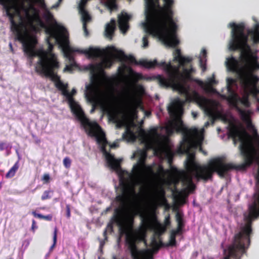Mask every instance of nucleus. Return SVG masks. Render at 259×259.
Wrapping results in <instances>:
<instances>
[{"instance_id":"1","label":"nucleus","mask_w":259,"mask_h":259,"mask_svg":"<svg viewBox=\"0 0 259 259\" xmlns=\"http://www.w3.org/2000/svg\"><path fill=\"white\" fill-rule=\"evenodd\" d=\"M255 131V134L253 138L241 123L239 125L233 123L230 124L229 136L233 139L234 144L237 141L240 142L239 149L244 158V162L241 164L236 165L232 163H226L223 158L217 157L209 160L207 164L196 166L194 153H189L185 161L187 174L194 172V177L197 181L202 180L204 182L212 180L214 172H217L220 177H224L231 170H245L254 161L258 163L253 202L249 205L247 211L243 213L244 225L240 228V232L235 235L236 238L245 236V239L248 241V236H250L252 233V222L259 218V135Z\"/></svg>"},{"instance_id":"2","label":"nucleus","mask_w":259,"mask_h":259,"mask_svg":"<svg viewBox=\"0 0 259 259\" xmlns=\"http://www.w3.org/2000/svg\"><path fill=\"white\" fill-rule=\"evenodd\" d=\"M121 193L118 195L115 200L119 203V206L115 208L111 222L104 231L103 236L107 239V228L113 231V223L116 224L119 227L120 233L125 234L126 242L130 251L133 259H150L152 258V253L150 249H138L136 245L138 240H143L145 237V231L142 229L137 234L129 233L133 229L134 222L135 213L129 210L127 202L130 196L135 193V184L130 178H121L119 181Z\"/></svg>"},{"instance_id":"3","label":"nucleus","mask_w":259,"mask_h":259,"mask_svg":"<svg viewBox=\"0 0 259 259\" xmlns=\"http://www.w3.org/2000/svg\"><path fill=\"white\" fill-rule=\"evenodd\" d=\"M161 6L159 0H152L146 5L147 22L143 23L145 32L159 37L165 44L176 47L180 43L177 37L178 26L174 19V0H163Z\"/></svg>"},{"instance_id":"4","label":"nucleus","mask_w":259,"mask_h":259,"mask_svg":"<svg viewBox=\"0 0 259 259\" xmlns=\"http://www.w3.org/2000/svg\"><path fill=\"white\" fill-rule=\"evenodd\" d=\"M6 16L9 18L11 30L15 34L16 39L22 42L28 38V31L37 32L39 27L47 29L53 26L55 20L53 15L49 13L46 17L47 24L41 19L38 10L33 5L26 6L22 4L17 8L9 3V0H0Z\"/></svg>"},{"instance_id":"5","label":"nucleus","mask_w":259,"mask_h":259,"mask_svg":"<svg viewBox=\"0 0 259 259\" xmlns=\"http://www.w3.org/2000/svg\"><path fill=\"white\" fill-rule=\"evenodd\" d=\"M110 49L115 52L113 55L114 58L119 61H126L130 63L141 65L148 69L153 68L156 66L162 67L167 73L168 77L162 75L156 76L155 78L161 87H171L181 92L187 93L184 85L186 82L185 77L180 72L178 68L173 66L170 62L166 63L165 61H161L158 63L156 60L153 61L142 60L138 62L133 56H126L122 51L118 50L114 47H111Z\"/></svg>"},{"instance_id":"6","label":"nucleus","mask_w":259,"mask_h":259,"mask_svg":"<svg viewBox=\"0 0 259 259\" xmlns=\"http://www.w3.org/2000/svg\"><path fill=\"white\" fill-rule=\"evenodd\" d=\"M67 93L68 95H64V96L66 97L71 112L80 121L89 136L95 137L97 143L102 146V150L105 154L109 166L114 170H118L120 167L119 161L116 159L113 155L108 153L105 149L107 141L105 133L98 123L90 121L85 116L80 105L74 100L73 96L76 93V90L73 89L70 93L67 90Z\"/></svg>"},{"instance_id":"7","label":"nucleus","mask_w":259,"mask_h":259,"mask_svg":"<svg viewBox=\"0 0 259 259\" xmlns=\"http://www.w3.org/2000/svg\"><path fill=\"white\" fill-rule=\"evenodd\" d=\"M239 80L241 86L244 89L246 94L244 95L241 98H239L237 94L233 89V85L236 84V80L231 78L227 79V91L229 95L227 98L228 102L235 107H237L238 110L240 112V109L237 107L238 102L239 101L241 103L246 107H249L250 105L249 101V95L252 94L256 96L259 94V86L257 83L259 81V78L256 75L247 73L242 72L239 75Z\"/></svg>"},{"instance_id":"8","label":"nucleus","mask_w":259,"mask_h":259,"mask_svg":"<svg viewBox=\"0 0 259 259\" xmlns=\"http://www.w3.org/2000/svg\"><path fill=\"white\" fill-rule=\"evenodd\" d=\"M232 28L231 39L229 43L231 51H240V58L242 60L247 61L251 54V49L248 44V36L244 33L245 25L243 23L236 24L233 22L229 24Z\"/></svg>"},{"instance_id":"9","label":"nucleus","mask_w":259,"mask_h":259,"mask_svg":"<svg viewBox=\"0 0 259 259\" xmlns=\"http://www.w3.org/2000/svg\"><path fill=\"white\" fill-rule=\"evenodd\" d=\"M46 33L48 35L47 38V42L48 45V48L47 50L45 51L42 49H39L38 50H35V46L37 44V40L35 38H31L28 39L25 38L24 41H22L23 47V51L24 53L27 55L28 58L32 60L36 56L38 57V60L37 62H39L41 59L47 58L48 60L52 58L53 56L55 59L56 61H58L56 55L52 53V50L54 48V45L51 42L52 38L55 39V42L59 45V43L57 41L55 37H53L50 36V34H48L45 31Z\"/></svg>"},{"instance_id":"10","label":"nucleus","mask_w":259,"mask_h":259,"mask_svg":"<svg viewBox=\"0 0 259 259\" xmlns=\"http://www.w3.org/2000/svg\"><path fill=\"white\" fill-rule=\"evenodd\" d=\"M54 25L50 29H47L46 32L50 36L56 38L59 47L62 49L64 56L72 63L74 62V57L72 55L73 52H77L75 50H80L79 49L72 48L69 46L68 36L64 32H60L59 29L65 30V28L59 26L56 20L54 21Z\"/></svg>"},{"instance_id":"11","label":"nucleus","mask_w":259,"mask_h":259,"mask_svg":"<svg viewBox=\"0 0 259 259\" xmlns=\"http://www.w3.org/2000/svg\"><path fill=\"white\" fill-rule=\"evenodd\" d=\"M59 68V62L56 61L53 56L49 60L44 58V59H41L39 62H37L35 70L37 73L50 78L55 84L57 82L61 80L60 77L58 75L57 73V71Z\"/></svg>"},{"instance_id":"12","label":"nucleus","mask_w":259,"mask_h":259,"mask_svg":"<svg viewBox=\"0 0 259 259\" xmlns=\"http://www.w3.org/2000/svg\"><path fill=\"white\" fill-rule=\"evenodd\" d=\"M250 236H248V241L245 239V236H240L236 238L234 236L233 243L230 245L228 249V254L224 259H240L241 256L245 253L246 248L250 245Z\"/></svg>"},{"instance_id":"13","label":"nucleus","mask_w":259,"mask_h":259,"mask_svg":"<svg viewBox=\"0 0 259 259\" xmlns=\"http://www.w3.org/2000/svg\"><path fill=\"white\" fill-rule=\"evenodd\" d=\"M194 174H186L182 180L184 186H186V187L184 188L181 191H179L176 189V192L181 196H187L189 193H193L195 189L196 185L193 182V178Z\"/></svg>"},{"instance_id":"14","label":"nucleus","mask_w":259,"mask_h":259,"mask_svg":"<svg viewBox=\"0 0 259 259\" xmlns=\"http://www.w3.org/2000/svg\"><path fill=\"white\" fill-rule=\"evenodd\" d=\"M198 137H200L201 140H203L202 136L196 128L191 129L184 134L182 146L186 152H188L192 147L193 138Z\"/></svg>"},{"instance_id":"15","label":"nucleus","mask_w":259,"mask_h":259,"mask_svg":"<svg viewBox=\"0 0 259 259\" xmlns=\"http://www.w3.org/2000/svg\"><path fill=\"white\" fill-rule=\"evenodd\" d=\"M113 64V61L111 58H107L103 60L101 64L96 65H92L91 67V72L93 73L91 77V82L95 85H97L99 82L100 76L95 72L101 68L103 66L105 68H110Z\"/></svg>"},{"instance_id":"16","label":"nucleus","mask_w":259,"mask_h":259,"mask_svg":"<svg viewBox=\"0 0 259 259\" xmlns=\"http://www.w3.org/2000/svg\"><path fill=\"white\" fill-rule=\"evenodd\" d=\"M184 103V101L180 99L174 100L171 103V105L167 108L170 116L174 118L181 117L184 112L183 105Z\"/></svg>"},{"instance_id":"17","label":"nucleus","mask_w":259,"mask_h":259,"mask_svg":"<svg viewBox=\"0 0 259 259\" xmlns=\"http://www.w3.org/2000/svg\"><path fill=\"white\" fill-rule=\"evenodd\" d=\"M147 157V152L145 151H140V157L137 163L133 168L134 175L136 177H140L145 166V161Z\"/></svg>"},{"instance_id":"18","label":"nucleus","mask_w":259,"mask_h":259,"mask_svg":"<svg viewBox=\"0 0 259 259\" xmlns=\"http://www.w3.org/2000/svg\"><path fill=\"white\" fill-rule=\"evenodd\" d=\"M183 123L181 120L179 122L176 121H169L165 126V130L168 135H171L175 131L177 132L182 130Z\"/></svg>"},{"instance_id":"19","label":"nucleus","mask_w":259,"mask_h":259,"mask_svg":"<svg viewBox=\"0 0 259 259\" xmlns=\"http://www.w3.org/2000/svg\"><path fill=\"white\" fill-rule=\"evenodd\" d=\"M197 83L206 92L215 93V90L212 87L213 84H217L218 81L215 79L214 76L208 79V81L204 83L201 80H197Z\"/></svg>"},{"instance_id":"20","label":"nucleus","mask_w":259,"mask_h":259,"mask_svg":"<svg viewBox=\"0 0 259 259\" xmlns=\"http://www.w3.org/2000/svg\"><path fill=\"white\" fill-rule=\"evenodd\" d=\"M130 19V16L126 13L122 14L118 17L119 28L123 33H125L128 29Z\"/></svg>"},{"instance_id":"21","label":"nucleus","mask_w":259,"mask_h":259,"mask_svg":"<svg viewBox=\"0 0 259 259\" xmlns=\"http://www.w3.org/2000/svg\"><path fill=\"white\" fill-rule=\"evenodd\" d=\"M75 51H77V53L88 55L89 58L98 57L102 54V51L100 49L93 48H90L89 50H75Z\"/></svg>"},{"instance_id":"22","label":"nucleus","mask_w":259,"mask_h":259,"mask_svg":"<svg viewBox=\"0 0 259 259\" xmlns=\"http://www.w3.org/2000/svg\"><path fill=\"white\" fill-rule=\"evenodd\" d=\"M174 60L179 62L180 65L184 66L185 64L190 63L192 61V58L189 57H184L181 55V50L177 49L175 53Z\"/></svg>"},{"instance_id":"23","label":"nucleus","mask_w":259,"mask_h":259,"mask_svg":"<svg viewBox=\"0 0 259 259\" xmlns=\"http://www.w3.org/2000/svg\"><path fill=\"white\" fill-rule=\"evenodd\" d=\"M116 28V21L114 19H112L109 23L106 25L105 32L106 36L111 39L113 36Z\"/></svg>"},{"instance_id":"24","label":"nucleus","mask_w":259,"mask_h":259,"mask_svg":"<svg viewBox=\"0 0 259 259\" xmlns=\"http://www.w3.org/2000/svg\"><path fill=\"white\" fill-rule=\"evenodd\" d=\"M248 34L252 35V39L254 44L259 42V24L256 23L254 25L253 29L248 30Z\"/></svg>"},{"instance_id":"25","label":"nucleus","mask_w":259,"mask_h":259,"mask_svg":"<svg viewBox=\"0 0 259 259\" xmlns=\"http://www.w3.org/2000/svg\"><path fill=\"white\" fill-rule=\"evenodd\" d=\"M20 167L19 159L15 163L13 166L6 174L5 177L10 179L14 177Z\"/></svg>"},{"instance_id":"26","label":"nucleus","mask_w":259,"mask_h":259,"mask_svg":"<svg viewBox=\"0 0 259 259\" xmlns=\"http://www.w3.org/2000/svg\"><path fill=\"white\" fill-rule=\"evenodd\" d=\"M87 92L86 97L91 101H94L95 100L94 87L92 85H89L86 87Z\"/></svg>"},{"instance_id":"27","label":"nucleus","mask_w":259,"mask_h":259,"mask_svg":"<svg viewBox=\"0 0 259 259\" xmlns=\"http://www.w3.org/2000/svg\"><path fill=\"white\" fill-rule=\"evenodd\" d=\"M56 87L60 91L62 92L63 95H68L67 88L68 84H64L61 80L59 81L55 84Z\"/></svg>"},{"instance_id":"28","label":"nucleus","mask_w":259,"mask_h":259,"mask_svg":"<svg viewBox=\"0 0 259 259\" xmlns=\"http://www.w3.org/2000/svg\"><path fill=\"white\" fill-rule=\"evenodd\" d=\"M240 113L241 114V118L242 120L245 122L247 124V127L248 128H253L254 126L252 124L251 119L248 115L243 111L240 110Z\"/></svg>"},{"instance_id":"29","label":"nucleus","mask_w":259,"mask_h":259,"mask_svg":"<svg viewBox=\"0 0 259 259\" xmlns=\"http://www.w3.org/2000/svg\"><path fill=\"white\" fill-rule=\"evenodd\" d=\"M184 214L179 211H177L176 214V220L177 223V226L184 227L185 224L184 222Z\"/></svg>"},{"instance_id":"30","label":"nucleus","mask_w":259,"mask_h":259,"mask_svg":"<svg viewBox=\"0 0 259 259\" xmlns=\"http://www.w3.org/2000/svg\"><path fill=\"white\" fill-rule=\"evenodd\" d=\"M32 214L34 217L40 219H43L48 221H51L53 219V215L51 214H49L47 215H44L42 214L36 213L35 211H33L32 212Z\"/></svg>"},{"instance_id":"31","label":"nucleus","mask_w":259,"mask_h":259,"mask_svg":"<svg viewBox=\"0 0 259 259\" xmlns=\"http://www.w3.org/2000/svg\"><path fill=\"white\" fill-rule=\"evenodd\" d=\"M80 13L81 15V19L83 24H87L91 20V17L86 11H80Z\"/></svg>"},{"instance_id":"32","label":"nucleus","mask_w":259,"mask_h":259,"mask_svg":"<svg viewBox=\"0 0 259 259\" xmlns=\"http://www.w3.org/2000/svg\"><path fill=\"white\" fill-rule=\"evenodd\" d=\"M116 0H106V5L111 11L116 10L117 5L116 3Z\"/></svg>"},{"instance_id":"33","label":"nucleus","mask_w":259,"mask_h":259,"mask_svg":"<svg viewBox=\"0 0 259 259\" xmlns=\"http://www.w3.org/2000/svg\"><path fill=\"white\" fill-rule=\"evenodd\" d=\"M130 74L132 78L135 82H137L138 80L142 79V74L134 72L131 68H130Z\"/></svg>"},{"instance_id":"34","label":"nucleus","mask_w":259,"mask_h":259,"mask_svg":"<svg viewBox=\"0 0 259 259\" xmlns=\"http://www.w3.org/2000/svg\"><path fill=\"white\" fill-rule=\"evenodd\" d=\"M12 146L10 143L7 141H0V151L4 150L9 151Z\"/></svg>"},{"instance_id":"35","label":"nucleus","mask_w":259,"mask_h":259,"mask_svg":"<svg viewBox=\"0 0 259 259\" xmlns=\"http://www.w3.org/2000/svg\"><path fill=\"white\" fill-rule=\"evenodd\" d=\"M57 238V228H55L53 233V243L50 248L49 252H51L56 246Z\"/></svg>"},{"instance_id":"36","label":"nucleus","mask_w":259,"mask_h":259,"mask_svg":"<svg viewBox=\"0 0 259 259\" xmlns=\"http://www.w3.org/2000/svg\"><path fill=\"white\" fill-rule=\"evenodd\" d=\"M165 231V227L162 226L161 225H159L155 229V235H158L160 236L162 233H163Z\"/></svg>"},{"instance_id":"37","label":"nucleus","mask_w":259,"mask_h":259,"mask_svg":"<svg viewBox=\"0 0 259 259\" xmlns=\"http://www.w3.org/2000/svg\"><path fill=\"white\" fill-rule=\"evenodd\" d=\"M166 157L167 159L168 164L171 165L173 161L174 153L171 151L167 152L166 154Z\"/></svg>"},{"instance_id":"38","label":"nucleus","mask_w":259,"mask_h":259,"mask_svg":"<svg viewBox=\"0 0 259 259\" xmlns=\"http://www.w3.org/2000/svg\"><path fill=\"white\" fill-rule=\"evenodd\" d=\"M237 60L234 57H231L228 59V65L232 67H235L237 65Z\"/></svg>"},{"instance_id":"39","label":"nucleus","mask_w":259,"mask_h":259,"mask_svg":"<svg viewBox=\"0 0 259 259\" xmlns=\"http://www.w3.org/2000/svg\"><path fill=\"white\" fill-rule=\"evenodd\" d=\"M63 165L66 168H70L71 164V160L68 157H66L63 161Z\"/></svg>"},{"instance_id":"40","label":"nucleus","mask_w":259,"mask_h":259,"mask_svg":"<svg viewBox=\"0 0 259 259\" xmlns=\"http://www.w3.org/2000/svg\"><path fill=\"white\" fill-rule=\"evenodd\" d=\"M51 191H45L41 197L42 200H45L51 198V196L50 195Z\"/></svg>"},{"instance_id":"41","label":"nucleus","mask_w":259,"mask_h":259,"mask_svg":"<svg viewBox=\"0 0 259 259\" xmlns=\"http://www.w3.org/2000/svg\"><path fill=\"white\" fill-rule=\"evenodd\" d=\"M88 0H81L80 2V3L79 4V10L80 11H84L85 10V6L87 3Z\"/></svg>"},{"instance_id":"42","label":"nucleus","mask_w":259,"mask_h":259,"mask_svg":"<svg viewBox=\"0 0 259 259\" xmlns=\"http://www.w3.org/2000/svg\"><path fill=\"white\" fill-rule=\"evenodd\" d=\"M125 94L127 96L128 99L130 101H132L134 99V96L133 94L131 93L130 90L129 89H127L125 91Z\"/></svg>"},{"instance_id":"43","label":"nucleus","mask_w":259,"mask_h":259,"mask_svg":"<svg viewBox=\"0 0 259 259\" xmlns=\"http://www.w3.org/2000/svg\"><path fill=\"white\" fill-rule=\"evenodd\" d=\"M169 172V170L168 169H167L165 170L162 165H159L158 166V168L157 169V172L158 174L163 175L164 174L168 173Z\"/></svg>"},{"instance_id":"44","label":"nucleus","mask_w":259,"mask_h":259,"mask_svg":"<svg viewBox=\"0 0 259 259\" xmlns=\"http://www.w3.org/2000/svg\"><path fill=\"white\" fill-rule=\"evenodd\" d=\"M165 192L164 190L163 189H161L160 191H159L157 192V196L158 197V198H161L165 200Z\"/></svg>"},{"instance_id":"45","label":"nucleus","mask_w":259,"mask_h":259,"mask_svg":"<svg viewBox=\"0 0 259 259\" xmlns=\"http://www.w3.org/2000/svg\"><path fill=\"white\" fill-rule=\"evenodd\" d=\"M66 215L68 219H69L71 217L70 205L69 204H66Z\"/></svg>"},{"instance_id":"46","label":"nucleus","mask_w":259,"mask_h":259,"mask_svg":"<svg viewBox=\"0 0 259 259\" xmlns=\"http://www.w3.org/2000/svg\"><path fill=\"white\" fill-rule=\"evenodd\" d=\"M50 179V175L48 174L44 175L42 180L44 181V183H48Z\"/></svg>"},{"instance_id":"47","label":"nucleus","mask_w":259,"mask_h":259,"mask_svg":"<svg viewBox=\"0 0 259 259\" xmlns=\"http://www.w3.org/2000/svg\"><path fill=\"white\" fill-rule=\"evenodd\" d=\"M108 116L110 119L116 120L117 118V114L115 112H109Z\"/></svg>"},{"instance_id":"48","label":"nucleus","mask_w":259,"mask_h":259,"mask_svg":"<svg viewBox=\"0 0 259 259\" xmlns=\"http://www.w3.org/2000/svg\"><path fill=\"white\" fill-rule=\"evenodd\" d=\"M142 224L145 226V227H147L150 224V219L148 218H143L142 219Z\"/></svg>"},{"instance_id":"49","label":"nucleus","mask_w":259,"mask_h":259,"mask_svg":"<svg viewBox=\"0 0 259 259\" xmlns=\"http://www.w3.org/2000/svg\"><path fill=\"white\" fill-rule=\"evenodd\" d=\"M143 47L144 48H146L148 46L149 42H148L147 36L145 35L143 37Z\"/></svg>"},{"instance_id":"50","label":"nucleus","mask_w":259,"mask_h":259,"mask_svg":"<svg viewBox=\"0 0 259 259\" xmlns=\"http://www.w3.org/2000/svg\"><path fill=\"white\" fill-rule=\"evenodd\" d=\"M74 66L73 64H71L70 65H66L65 67L64 68V72L68 71H71L73 69V67Z\"/></svg>"},{"instance_id":"51","label":"nucleus","mask_w":259,"mask_h":259,"mask_svg":"<svg viewBox=\"0 0 259 259\" xmlns=\"http://www.w3.org/2000/svg\"><path fill=\"white\" fill-rule=\"evenodd\" d=\"M183 228H184L183 227H180V226H177V229L176 230H173L171 231L173 233H175L176 235H178L179 233L182 232Z\"/></svg>"},{"instance_id":"52","label":"nucleus","mask_w":259,"mask_h":259,"mask_svg":"<svg viewBox=\"0 0 259 259\" xmlns=\"http://www.w3.org/2000/svg\"><path fill=\"white\" fill-rule=\"evenodd\" d=\"M194 71V69L192 67L189 69L185 68L184 69V72L186 74L190 75Z\"/></svg>"},{"instance_id":"53","label":"nucleus","mask_w":259,"mask_h":259,"mask_svg":"<svg viewBox=\"0 0 259 259\" xmlns=\"http://www.w3.org/2000/svg\"><path fill=\"white\" fill-rule=\"evenodd\" d=\"M37 228V226H36V222L34 220H32V225H31V230L34 233L36 229Z\"/></svg>"},{"instance_id":"54","label":"nucleus","mask_w":259,"mask_h":259,"mask_svg":"<svg viewBox=\"0 0 259 259\" xmlns=\"http://www.w3.org/2000/svg\"><path fill=\"white\" fill-rule=\"evenodd\" d=\"M164 224L165 226H168L170 224V217L169 215L167 216L164 221Z\"/></svg>"},{"instance_id":"55","label":"nucleus","mask_w":259,"mask_h":259,"mask_svg":"<svg viewBox=\"0 0 259 259\" xmlns=\"http://www.w3.org/2000/svg\"><path fill=\"white\" fill-rule=\"evenodd\" d=\"M83 29L84 30V32L85 33V35L87 36L89 34V32L87 29V24H83Z\"/></svg>"},{"instance_id":"56","label":"nucleus","mask_w":259,"mask_h":259,"mask_svg":"<svg viewBox=\"0 0 259 259\" xmlns=\"http://www.w3.org/2000/svg\"><path fill=\"white\" fill-rule=\"evenodd\" d=\"M200 64H201V66L202 67V71H205V70H206V66L205 65H203L202 64V60L201 59H200Z\"/></svg>"},{"instance_id":"57","label":"nucleus","mask_w":259,"mask_h":259,"mask_svg":"<svg viewBox=\"0 0 259 259\" xmlns=\"http://www.w3.org/2000/svg\"><path fill=\"white\" fill-rule=\"evenodd\" d=\"M201 53H202V55L203 57H205L206 56L207 52L205 49H203L202 50Z\"/></svg>"},{"instance_id":"58","label":"nucleus","mask_w":259,"mask_h":259,"mask_svg":"<svg viewBox=\"0 0 259 259\" xmlns=\"http://www.w3.org/2000/svg\"><path fill=\"white\" fill-rule=\"evenodd\" d=\"M110 98L112 99H115V97L113 92L110 94Z\"/></svg>"},{"instance_id":"59","label":"nucleus","mask_w":259,"mask_h":259,"mask_svg":"<svg viewBox=\"0 0 259 259\" xmlns=\"http://www.w3.org/2000/svg\"><path fill=\"white\" fill-rule=\"evenodd\" d=\"M194 95L197 98H201V97L199 96V94L196 92H194Z\"/></svg>"},{"instance_id":"60","label":"nucleus","mask_w":259,"mask_h":259,"mask_svg":"<svg viewBox=\"0 0 259 259\" xmlns=\"http://www.w3.org/2000/svg\"><path fill=\"white\" fill-rule=\"evenodd\" d=\"M138 88H139V90L141 91H144V90L143 87L142 85H139L138 87Z\"/></svg>"},{"instance_id":"61","label":"nucleus","mask_w":259,"mask_h":259,"mask_svg":"<svg viewBox=\"0 0 259 259\" xmlns=\"http://www.w3.org/2000/svg\"><path fill=\"white\" fill-rule=\"evenodd\" d=\"M192 114L193 116L194 117V118H196L197 116V114L194 112H192Z\"/></svg>"},{"instance_id":"62","label":"nucleus","mask_w":259,"mask_h":259,"mask_svg":"<svg viewBox=\"0 0 259 259\" xmlns=\"http://www.w3.org/2000/svg\"><path fill=\"white\" fill-rule=\"evenodd\" d=\"M145 3H146V5H148V4L150 2H151L152 0H145Z\"/></svg>"},{"instance_id":"63","label":"nucleus","mask_w":259,"mask_h":259,"mask_svg":"<svg viewBox=\"0 0 259 259\" xmlns=\"http://www.w3.org/2000/svg\"><path fill=\"white\" fill-rule=\"evenodd\" d=\"M151 131H152L153 133H156V132H157V129H156V128H153L152 130H151Z\"/></svg>"},{"instance_id":"64","label":"nucleus","mask_w":259,"mask_h":259,"mask_svg":"<svg viewBox=\"0 0 259 259\" xmlns=\"http://www.w3.org/2000/svg\"><path fill=\"white\" fill-rule=\"evenodd\" d=\"M208 112H209V114H211V110L210 109H208Z\"/></svg>"}]
</instances>
